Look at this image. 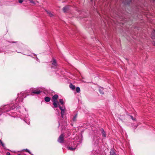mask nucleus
<instances>
[{"label":"nucleus","mask_w":155,"mask_h":155,"mask_svg":"<svg viewBox=\"0 0 155 155\" xmlns=\"http://www.w3.org/2000/svg\"><path fill=\"white\" fill-rule=\"evenodd\" d=\"M58 95L57 94H54L52 97V100H53V101H57V99L58 98Z\"/></svg>","instance_id":"obj_16"},{"label":"nucleus","mask_w":155,"mask_h":155,"mask_svg":"<svg viewBox=\"0 0 155 155\" xmlns=\"http://www.w3.org/2000/svg\"><path fill=\"white\" fill-rule=\"evenodd\" d=\"M25 110H26V108H25Z\"/></svg>","instance_id":"obj_40"},{"label":"nucleus","mask_w":155,"mask_h":155,"mask_svg":"<svg viewBox=\"0 0 155 155\" xmlns=\"http://www.w3.org/2000/svg\"><path fill=\"white\" fill-rule=\"evenodd\" d=\"M132 0H125V3L127 5H129L131 2Z\"/></svg>","instance_id":"obj_19"},{"label":"nucleus","mask_w":155,"mask_h":155,"mask_svg":"<svg viewBox=\"0 0 155 155\" xmlns=\"http://www.w3.org/2000/svg\"><path fill=\"white\" fill-rule=\"evenodd\" d=\"M60 125V123L59 122H58V127H59Z\"/></svg>","instance_id":"obj_38"},{"label":"nucleus","mask_w":155,"mask_h":155,"mask_svg":"<svg viewBox=\"0 0 155 155\" xmlns=\"http://www.w3.org/2000/svg\"><path fill=\"white\" fill-rule=\"evenodd\" d=\"M151 38L153 39H155V30H153L151 34Z\"/></svg>","instance_id":"obj_13"},{"label":"nucleus","mask_w":155,"mask_h":155,"mask_svg":"<svg viewBox=\"0 0 155 155\" xmlns=\"http://www.w3.org/2000/svg\"><path fill=\"white\" fill-rule=\"evenodd\" d=\"M138 125H135V126L134 127V129H135L137 127Z\"/></svg>","instance_id":"obj_33"},{"label":"nucleus","mask_w":155,"mask_h":155,"mask_svg":"<svg viewBox=\"0 0 155 155\" xmlns=\"http://www.w3.org/2000/svg\"><path fill=\"white\" fill-rule=\"evenodd\" d=\"M23 117L24 118V120L25 121V122L28 124H30V120L28 118V115H27V116H25V117L24 116H23Z\"/></svg>","instance_id":"obj_7"},{"label":"nucleus","mask_w":155,"mask_h":155,"mask_svg":"<svg viewBox=\"0 0 155 155\" xmlns=\"http://www.w3.org/2000/svg\"><path fill=\"white\" fill-rule=\"evenodd\" d=\"M64 136L63 134H61L58 139V141L60 143H63L64 142Z\"/></svg>","instance_id":"obj_4"},{"label":"nucleus","mask_w":155,"mask_h":155,"mask_svg":"<svg viewBox=\"0 0 155 155\" xmlns=\"http://www.w3.org/2000/svg\"><path fill=\"white\" fill-rule=\"evenodd\" d=\"M17 155H20V154H18Z\"/></svg>","instance_id":"obj_39"},{"label":"nucleus","mask_w":155,"mask_h":155,"mask_svg":"<svg viewBox=\"0 0 155 155\" xmlns=\"http://www.w3.org/2000/svg\"><path fill=\"white\" fill-rule=\"evenodd\" d=\"M29 56L32 57L33 58H34L38 62L39 61V59L37 57V55L35 54H32L29 55H28Z\"/></svg>","instance_id":"obj_10"},{"label":"nucleus","mask_w":155,"mask_h":155,"mask_svg":"<svg viewBox=\"0 0 155 155\" xmlns=\"http://www.w3.org/2000/svg\"><path fill=\"white\" fill-rule=\"evenodd\" d=\"M76 148V147H75V146H74L73 147H68V149L69 150H74Z\"/></svg>","instance_id":"obj_21"},{"label":"nucleus","mask_w":155,"mask_h":155,"mask_svg":"<svg viewBox=\"0 0 155 155\" xmlns=\"http://www.w3.org/2000/svg\"><path fill=\"white\" fill-rule=\"evenodd\" d=\"M150 0L151 2H155V0Z\"/></svg>","instance_id":"obj_34"},{"label":"nucleus","mask_w":155,"mask_h":155,"mask_svg":"<svg viewBox=\"0 0 155 155\" xmlns=\"http://www.w3.org/2000/svg\"><path fill=\"white\" fill-rule=\"evenodd\" d=\"M130 118L132 119L133 120L135 121L136 120V119L134 118L133 116L132 115H130Z\"/></svg>","instance_id":"obj_29"},{"label":"nucleus","mask_w":155,"mask_h":155,"mask_svg":"<svg viewBox=\"0 0 155 155\" xmlns=\"http://www.w3.org/2000/svg\"><path fill=\"white\" fill-rule=\"evenodd\" d=\"M77 117V114H75L73 117L72 119V120L74 122L76 120V119Z\"/></svg>","instance_id":"obj_20"},{"label":"nucleus","mask_w":155,"mask_h":155,"mask_svg":"<svg viewBox=\"0 0 155 155\" xmlns=\"http://www.w3.org/2000/svg\"><path fill=\"white\" fill-rule=\"evenodd\" d=\"M91 1H92V0H91Z\"/></svg>","instance_id":"obj_41"},{"label":"nucleus","mask_w":155,"mask_h":155,"mask_svg":"<svg viewBox=\"0 0 155 155\" xmlns=\"http://www.w3.org/2000/svg\"><path fill=\"white\" fill-rule=\"evenodd\" d=\"M58 107L59 108L60 110H61V115L62 118H63V116L65 112V107L63 108L60 105H58Z\"/></svg>","instance_id":"obj_5"},{"label":"nucleus","mask_w":155,"mask_h":155,"mask_svg":"<svg viewBox=\"0 0 155 155\" xmlns=\"http://www.w3.org/2000/svg\"><path fill=\"white\" fill-rule=\"evenodd\" d=\"M52 65L54 66H56L57 65L56 60L54 58H53L52 59Z\"/></svg>","instance_id":"obj_15"},{"label":"nucleus","mask_w":155,"mask_h":155,"mask_svg":"<svg viewBox=\"0 0 155 155\" xmlns=\"http://www.w3.org/2000/svg\"><path fill=\"white\" fill-rule=\"evenodd\" d=\"M81 141H78L77 143H75L74 142L73 143L75 144V146L76 147V148H77V147L78 148L81 145Z\"/></svg>","instance_id":"obj_14"},{"label":"nucleus","mask_w":155,"mask_h":155,"mask_svg":"<svg viewBox=\"0 0 155 155\" xmlns=\"http://www.w3.org/2000/svg\"><path fill=\"white\" fill-rule=\"evenodd\" d=\"M152 43L155 46V41H153Z\"/></svg>","instance_id":"obj_36"},{"label":"nucleus","mask_w":155,"mask_h":155,"mask_svg":"<svg viewBox=\"0 0 155 155\" xmlns=\"http://www.w3.org/2000/svg\"><path fill=\"white\" fill-rule=\"evenodd\" d=\"M23 46V45L21 43H19L17 46L18 48H21Z\"/></svg>","instance_id":"obj_24"},{"label":"nucleus","mask_w":155,"mask_h":155,"mask_svg":"<svg viewBox=\"0 0 155 155\" xmlns=\"http://www.w3.org/2000/svg\"><path fill=\"white\" fill-rule=\"evenodd\" d=\"M99 91L100 94H104L103 88L102 87H101L99 88Z\"/></svg>","instance_id":"obj_23"},{"label":"nucleus","mask_w":155,"mask_h":155,"mask_svg":"<svg viewBox=\"0 0 155 155\" xmlns=\"http://www.w3.org/2000/svg\"><path fill=\"white\" fill-rule=\"evenodd\" d=\"M70 6H66L63 7V10L64 12L68 11L70 8Z\"/></svg>","instance_id":"obj_9"},{"label":"nucleus","mask_w":155,"mask_h":155,"mask_svg":"<svg viewBox=\"0 0 155 155\" xmlns=\"http://www.w3.org/2000/svg\"><path fill=\"white\" fill-rule=\"evenodd\" d=\"M0 142H1V144L2 145V146L3 147H4V148H5V144L2 142V141L1 140H0Z\"/></svg>","instance_id":"obj_27"},{"label":"nucleus","mask_w":155,"mask_h":155,"mask_svg":"<svg viewBox=\"0 0 155 155\" xmlns=\"http://www.w3.org/2000/svg\"><path fill=\"white\" fill-rule=\"evenodd\" d=\"M115 151L116 150L113 148L111 149L110 152V155H117V154L115 153Z\"/></svg>","instance_id":"obj_8"},{"label":"nucleus","mask_w":155,"mask_h":155,"mask_svg":"<svg viewBox=\"0 0 155 155\" xmlns=\"http://www.w3.org/2000/svg\"><path fill=\"white\" fill-rule=\"evenodd\" d=\"M16 52H17L18 53H20L21 52H19V51H18L17 50H16Z\"/></svg>","instance_id":"obj_37"},{"label":"nucleus","mask_w":155,"mask_h":155,"mask_svg":"<svg viewBox=\"0 0 155 155\" xmlns=\"http://www.w3.org/2000/svg\"><path fill=\"white\" fill-rule=\"evenodd\" d=\"M100 140V138L98 136H95L94 137L93 140V143L94 145H97L99 144L100 142L99 140Z\"/></svg>","instance_id":"obj_3"},{"label":"nucleus","mask_w":155,"mask_h":155,"mask_svg":"<svg viewBox=\"0 0 155 155\" xmlns=\"http://www.w3.org/2000/svg\"><path fill=\"white\" fill-rule=\"evenodd\" d=\"M59 102L62 105H63L64 104V102L63 100L62 99H60Z\"/></svg>","instance_id":"obj_26"},{"label":"nucleus","mask_w":155,"mask_h":155,"mask_svg":"<svg viewBox=\"0 0 155 155\" xmlns=\"http://www.w3.org/2000/svg\"><path fill=\"white\" fill-rule=\"evenodd\" d=\"M29 1L31 3H32V4H35V3L34 2V1L33 0H29Z\"/></svg>","instance_id":"obj_31"},{"label":"nucleus","mask_w":155,"mask_h":155,"mask_svg":"<svg viewBox=\"0 0 155 155\" xmlns=\"http://www.w3.org/2000/svg\"><path fill=\"white\" fill-rule=\"evenodd\" d=\"M23 1L22 0H18V2L20 3H22Z\"/></svg>","instance_id":"obj_32"},{"label":"nucleus","mask_w":155,"mask_h":155,"mask_svg":"<svg viewBox=\"0 0 155 155\" xmlns=\"http://www.w3.org/2000/svg\"><path fill=\"white\" fill-rule=\"evenodd\" d=\"M58 114L60 115V113H58Z\"/></svg>","instance_id":"obj_42"},{"label":"nucleus","mask_w":155,"mask_h":155,"mask_svg":"<svg viewBox=\"0 0 155 155\" xmlns=\"http://www.w3.org/2000/svg\"><path fill=\"white\" fill-rule=\"evenodd\" d=\"M1 41L2 43L3 44V45L5 47L11 44L16 43L17 42V41H9L3 39H2Z\"/></svg>","instance_id":"obj_2"},{"label":"nucleus","mask_w":155,"mask_h":155,"mask_svg":"<svg viewBox=\"0 0 155 155\" xmlns=\"http://www.w3.org/2000/svg\"><path fill=\"white\" fill-rule=\"evenodd\" d=\"M25 150L26 152H28V153H29L30 154H31V152L28 149H25V150Z\"/></svg>","instance_id":"obj_30"},{"label":"nucleus","mask_w":155,"mask_h":155,"mask_svg":"<svg viewBox=\"0 0 155 155\" xmlns=\"http://www.w3.org/2000/svg\"><path fill=\"white\" fill-rule=\"evenodd\" d=\"M32 155H34L33 154H31Z\"/></svg>","instance_id":"obj_43"},{"label":"nucleus","mask_w":155,"mask_h":155,"mask_svg":"<svg viewBox=\"0 0 155 155\" xmlns=\"http://www.w3.org/2000/svg\"><path fill=\"white\" fill-rule=\"evenodd\" d=\"M69 87L71 89L74 90L75 89V86L73 85L72 83H71L69 85Z\"/></svg>","instance_id":"obj_17"},{"label":"nucleus","mask_w":155,"mask_h":155,"mask_svg":"<svg viewBox=\"0 0 155 155\" xmlns=\"http://www.w3.org/2000/svg\"><path fill=\"white\" fill-rule=\"evenodd\" d=\"M24 92H22L18 94V97L15 101V104H12L10 105H6L3 107L2 108V110H3L4 112H8L16 109L17 111L19 110L20 108L19 105L22 104L24 98L26 97L28 94L25 95Z\"/></svg>","instance_id":"obj_1"},{"label":"nucleus","mask_w":155,"mask_h":155,"mask_svg":"<svg viewBox=\"0 0 155 155\" xmlns=\"http://www.w3.org/2000/svg\"><path fill=\"white\" fill-rule=\"evenodd\" d=\"M76 91L77 93H79L80 91V88L78 87H77L76 88Z\"/></svg>","instance_id":"obj_25"},{"label":"nucleus","mask_w":155,"mask_h":155,"mask_svg":"<svg viewBox=\"0 0 155 155\" xmlns=\"http://www.w3.org/2000/svg\"><path fill=\"white\" fill-rule=\"evenodd\" d=\"M0 45H2V43L1 42L0 43ZM5 52V51L3 49H0V52Z\"/></svg>","instance_id":"obj_28"},{"label":"nucleus","mask_w":155,"mask_h":155,"mask_svg":"<svg viewBox=\"0 0 155 155\" xmlns=\"http://www.w3.org/2000/svg\"><path fill=\"white\" fill-rule=\"evenodd\" d=\"M50 98L49 97H47L45 98V101L47 102H48L50 101Z\"/></svg>","instance_id":"obj_22"},{"label":"nucleus","mask_w":155,"mask_h":155,"mask_svg":"<svg viewBox=\"0 0 155 155\" xmlns=\"http://www.w3.org/2000/svg\"><path fill=\"white\" fill-rule=\"evenodd\" d=\"M100 131H101V134L102 137H103V139H105L106 137V132L102 128H101L100 129Z\"/></svg>","instance_id":"obj_6"},{"label":"nucleus","mask_w":155,"mask_h":155,"mask_svg":"<svg viewBox=\"0 0 155 155\" xmlns=\"http://www.w3.org/2000/svg\"><path fill=\"white\" fill-rule=\"evenodd\" d=\"M7 155H11L10 153L9 152H8L6 153Z\"/></svg>","instance_id":"obj_35"},{"label":"nucleus","mask_w":155,"mask_h":155,"mask_svg":"<svg viewBox=\"0 0 155 155\" xmlns=\"http://www.w3.org/2000/svg\"><path fill=\"white\" fill-rule=\"evenodd\" d=\"M41 91H38L37 89H34L32 91V93L34 94H39L41 93Z\"/></svg>","instance_id":"obj_11"},{"label":"nucleus","mask_w":155,"mask_h":155,"mask_svg":"<svg viewBox=\"0 0 155 155\" xmlns=\"http://www.w3.org/2000/svg\"><path fill=\"white\" fill-rule=\"evenodd\" d=\"M46 11L50 17H52L53 16V14L50 11H48L47 10H46Z\"/></svg>","instance_id":"obj_18"},{"label":"nucleus","mask_w":155,"mask_h":155,"mask_svg":"<svg viewBox=\"0 0 155 155\" xmlns=\"http://www.w3.org/2000/svg\"><path fill=\"white\" fill-rule=\"evenodd\" d=\"M53 104L55 108H57L60 105L57 101H53Z\"/></svg>","instance_id":"obj_12"}]
</instances>
